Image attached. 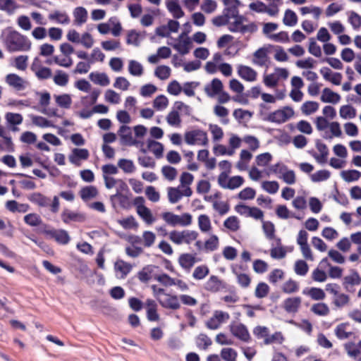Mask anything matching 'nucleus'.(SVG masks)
Wrapping results in <instances>:
<instances>
[{
	"label": "nucleus",
	"mask_w": 361,
	"mask_h": 361,
	"mask_svg": "<svg viewBox=\"0 0 361 361\" xmlns=\"http://www.w3.org/2000/svg\"><path fill=\"white\" fill-rule=\"evenodd\" d=\"M214 25L217 27L226 25L228 30L231 32L240 33L244 36L249 37L257 30V25L254 21L248 20L239 13L228 16L226 18H219Z\"/></svg>",
	"instance_id": "obj_1"
},
{
	"label": "nucleus",
	"mask_w": 361,
	"mask_h": 361,
	"mask_svg": "<svg viewBox=\"0 0 361 361\" xmlns=\"http://www.w3.org/2000/svg\"><path fill=\"white\" fill-rule=\"evenodd\" d=\"M1 36L9 52L29 51L31 49L32 42L28 37L15 30L6 29Z\"/></svg>",
	"instance_id": "obj_2"
},
{
	"label": "nucleus",
	"mask_w": 361,
	"mask_h": 361,
	"mask_svg": "<svg viewBox=\"0 0 361 361\" xmlns=\"http://www.w3.org/2000/svg\"><path fill=\"white\" fill-rule=\"evenodd\" d=\"M118 135L121 145L134 146L139 149L141 152L144 154L147 153L145 142L133 137L130 127L126 125L121 126L118 130Z\"/></svg>",
	"instance_id": "obj_3"
},
{
	"label": "nucleus",
	"mask_w": 361,
	"mask_h": 361,
	"mask_svg": "<svg viewBox=\"0 0 361 361\" xmlns=\"http://www.w3.org/2000/svg\"><path fill=\"white\" fill-rule=\"evenodd\" d=\"M197 237L198 233L192 230H174L169 233L170 240L176 245H190L196 240Z\"/></svg>",
	"instance_id": "obj_4"
},
{
	"label": "nucleus",
	"mask_w": 361,
	"mask_h": 361,
	"mask_svg": "<svg viewBox=\"0 0 361 361\" xmlns=\"http://www.w3.org/2000/svg\"><path fill=\"white\" fill-rule=\"evenodd\" d=\"M184 141L188 145L207 146L209 139L207 132L201 129H192L184 133Z\"/></svg>",
	"instance_id": "obj_5"
},
{
	"label": "nucleus",
	"mask_w": 361,
	"mask_h": 361,
	"mask_svg": "<svg viewBox=\"0 0 361 361\" xmlns=\"http://www.w3.org/2000/svg\"><path fill=\"white\" fill-rule=\"evenodd\" d=\"M294 116V110L290 106H283L273 112L264 115L263 120L277 124L286 122Z\"/></svg>",
	"instance_id": "obj_6"
},
{
	"label": "nucleus",
	"mask_w": 361,
	"mask_h": 361,
	"mask_svg": "<svg viewBox=\"0 0 361 361\" xmlns=\"http://www.w3.org/2000/svg\"><path fill=\"white\" fill-rule=\"evenodd\" d=\"M190 30L183 32L176 39H172L171 42H168V44L171 46L180 54L185 55L188 54L192 48V41L188 36Z\"/></svg>",
	"instance_id": "obj_7"
},
{
	"label": "nucleus",
	"mask_w": 361,
	"mask_h": 361,
	"mask_svg": "<svg viewBox=\"0 0 361 361\" xmlns=\"http://www.w3.org/2000/svg\"><path fill=\"white\" fill-rule=\"evenodd\" d=\"M161 216L168 225L173 227L188 226L192 224V215L188 213L177 215L170 212H163Z\"/></svg>",
	"instance_id": "obj_8"
},
{
	"label": "nucleus",
	"mask_w": 361,
	"mask_h": 361,
	"mask_svg": "<svg viewBox=\"0 0 361 361\" xmlns=\"http://www.w3.org/2000/svg\"><path fill=\"white\" fill-rule=\"evenodd\" d=\"M271 171L279 179L288 185H293L296 182V176L293 170L289 169L285 164L278 163L271 166Z\"/></svg>",
	"instance_id": "obj_9"
},
{
	"label": "nucleus",
	"mask_w": 361,
	"mask_h": 361,
	"mask_svg": "<svg viewBox=\"0 0 361 361\" xmlns=\"http://www.w3.org/2000/svg\"><path fill=\"white\" fill-rule=\"evenodd\" d=\"M289 76V71L285 68H275L272 73L264 75L263 82L270 88L276 87L279 81L286 80Z\"/></svg>",
	"instance_id": "obj_10"
},
{
	"label": "nucleus",
	"mask_w": 361,
	"mask_h": 361,
	"mask_svg": "<svg viewBox=\"0 0 361 361\" xmlns=\"http://www.w3.org/2000/svg\"><path fill=\"white\" fill-rule=\"evenodd\" d=\"M36 98L38 99L39 111L48 116H58L56 108H49L51 102V94L48 92H37Z\"/></svg>",
	"instance_id": "obj_11"
},
{
	"label": "nucleus",
	"mask_w": 361,
	"mask_h": 361,
	"mask_svg": "<svg viewBox=\"0 0 361 361\" xmlns=\"http://www.w3.org/2000/svg\"><path fill=\"white\" fill-rule=\"evenodd\" d=\"M218 183L224 189L235 190L244 183V178L240 176L230 177L227 173H221L218 176Z\"/></svg>",
	"instance_id": "obj_12"
},
{
	"label": "nucleus",
	"mask_w": 361,
	"mask_h": 361,
	"mask_svg": "<svg viewBox=\"0 0 361 361\" xmlns=\"http://www.w3.org/2000/svg\"><path fill=\"white\" fill-rule=\"evenodd\" d=\"M230 319L228 312L222 310H215L212 315L205 322V326L210 330L219 329L223 324L226 323Z\"/></svg>",
	"instance_id": "obj_13"
},
{
	"label": "nucleus",
	"mask_w": 361,
	"mask_h": 361,
	"mask_svg": "<svg viewBox=\"0 0 361 361\" xmlns=\"http://www.w3.org/2000/svg\"><path fill=\"white\" fill-rule=\"evenodd\" d=\"M222 1L225 8H224L221 15L217 16L212 19L213 24L220 21L219 18H226L228 16L239 13L238 7L240 3L238 0H223Z\"/></svg>",
	"instance_id": "obj_14"
},
{
	"label": "nucleus",
	"mask_w": 361,
	"mask_h": 361,
	"mask_svg": "<svg viewBox=\"0 0 361 361\" xmlns=\"http://www.w3.org/2000/svg\"><path fill=\"white\" fill-rule=\"evenodd\" d=\"M228 327L231 334L240 341L247 342L250 339L249 331L243 324L233 321Z\"/></svg>",
	"instance_id": "obj_15"
},
{
	"label": "nucleus",
	"mask_w": 361,
	"mask_h": 361,
	"mask_svg": "<svg viewBox=\"0 0 361 361\" xmlns=\"http://www.w3.org/2000/svg\"><path fill=\"white\" fill-rule=\"evenodd\" d=\"M5 82L13 89L17 91L25 90L29 83L28 82L16 73H8L5 76Z\"/></svg>",
	"instance_id": "obj_16"
},
{
	"label": "nucleus",
	"mask_w": 361,
	"mask_h": 361,
	"mask_svg": "<svg viewBox=\"0 0 361 361\" xmlns=\"http://www.w3.org/2000/svg\"><path fill=\"white\" fill-rule=\"evenodd\" d=\"M90 157V152L85 148H73L68 155L69 161L76 166H80L82 161H86Z\"/></svg>",
	"instance_id": "obj_17"
},
{
	"label": "nucleus",
	"mask_w": 361,
	"mask_h": 361,
	"mask_svg": "<svg viewBox=\"0 0 361 361\" xmlns=\"http://www.w3.org/2000/svg\"><path fill=\"white\" fill-rule=\"evenodd\" d=\"M115 275L117 279H124L133 269V265L123 259H117L114 264Z\"/></svg>",
	"instance_id": "obj_18"
},
{
	"label": "nucleus",
	"mask_w": 361,
	"mask_h": 361,
	"mask_svg": "<svg viewBox=\"0 0 361 361\" xmlns=\"http://www.w3.org/2000/svg\"><path fill=\"white\" fill-rule=\"evenodd\" d=\"M361 283V277L357 271H352L350 274L343 279V286L349 293L355 290V287Z\"/></svg>",
	"instance_id": "obj_19"
},
{
	"label": "nucleus",
	"mask_w": 361,
	"mask_h": 361,
	"mask_svg": "<svg viewBox=\"0 0 361 361\" xmlns=\"http://www.w3.org/2000/svg\"><path fill=\"white\" fill-rule=\"evenodd\" d=\"M225 288L222 280L215 275H212L203 285V288L210 293H217Z\"/></svg>",
	"instance_id": "obj_20"
},
{
	"label": "nucleus",
	"mask_w": 361,
	"mask_h": 361,
	"mask_svg": "<svg viewBox=\"0 0 361 361\" xmlns=\"http://www.w3.org/2000/svg\"><path fill=\"white\" fill-rule=\"evenodd\" d=\"M159 303L162 307L173 310H178L180 307L178 296L167 293L159 299Z\"/></svg>",
	"instance_id": "obj_21"
},
{
	"label": "nucleus",
	"mask_w": 361,
	"mask_h": 361,
	"mask_svg": "<svg viewBox=\"0 0 361 361\" xmlns=\"http://www.w3.org/2000/svg\"><path fill=\"white\" fill-rule=\"evenodd\" d=\"M193 180V175L188 172H183L180 176V185L178 186L183 189V194L185 197H190L192 194L190 185Z\"/></svg>",
	"instance_id": "obj_22"
},
{
	"label": "nucleus",
	"mask_w": 361,
	"mask_h": 361,
	"mask_svg": "<svg viewBox=\"0 0 361 361\" xmlns=\"http://www.w3.org/2000/svg\"><path fill=\"white\" fill-rule=\"evenodd\" d=\"M224 89L221 81L218 78H214L209 83L205 85L204 90L205 94L209 97H214L220 94Z\"/></svg>",
	"instance_id": "obj_23"
},
{
	"label": "nucleus",
	"mask_w": 361,
	"mask_h": 361,
	"mask_svg": "<svg viewBox=\"0 0 361 361\" xmlns=\"http://www.w3.org/2000/svg\"><path fill=\"white\" fill-rule=\"evenodd\" d=\"M48 18L50 21L60 25H68L71 22L68 14L60 10H54L50 12L48 14Z\"/></svg>",
	"instance_id": "obj_24"
},
{
	"label": "nucleus",
	"mask_w": 361,
	"mask_h": 361,
	"mask_svg": "<svg viewBox=\"0 0 361 361\" xmlns=\"http://www.w3.org/2000/svg\"><path fill=\"white\" fill-rule=\"evenodd\" d=\"M241 266L233 264L231 266V271L237 279V282L240 286L246 288L250 286L251 283L250 277L244 273L240 272Z\"/></svg>",
	"instance_id": "obj_25"
},
{
	"label": "nucleus",
	"mask_w": 361,
	"mask_h": 361,
	"mask_svg": "<svg viewBox=\"0 0 361 361\" xmlns=\"http://www.w3.org/2000/svg\"><path fill=\"white\" fill-rule=\"evenodd\" d=\"M238 75L247 82H255L257 78V73L252 68L245 66L239 65L237 68Z\"/></svg>",
	"instance_id": "obj_26"
},
{
	"label": "nucleus",
	"mask_w": 361,
	"mask_h": 361,
	"mask_svg": "<svg viewBox=\"0 0 361 361\" xmlns=\"http://www.w3.org/2000/svg\"><path fill=\"white\" fill-rule=\"evenodd\" d=\"M252 158V154L248 149H242L240 152L239 160L237 161L235 167L240 171H247Z\"/></svg>",
	"instance_id": "obj_27"
},
{
	"label": "nucleus",
	"mask_w": 361,
	"mask_h": 361,
	"mask_svg": "<svg viewBox=\"0 0 361 361\" xmlns=\"http://www.w3.org/2000/svg\"><path fill=\"white\" fill-rule=\"evenodd\" d=\"M335 334L338 339L343 340L350 338L353 334V328L349 322H343L338 324L334 329Z\"/></svg>",
	"instance_id": "obj_28"
},
{
	"label": "nucleus",
	"mask_w": 361,
	"mask_h": 361,
	"mask_svg": "<svg viewBox=\"0 0 361 361\" xmlns=\"http://www.w3.org/2000/svg\"><path fill=\"white\" fill-rule=\"evenodd\" d=\"M341 99V95L329 87H325L322 91L320 100L324 103L336 104L340 102Z\"/></svg>",
	"instance_id": "obj_29"
},
{
	"label": "nucleus",
	"mask_w": 361,
	"mask_h": 361,
	"mask_svg": "<svg viewBox=\"0 0 361 361\" xmlns=\"http://www.w3.org/2000/svg\"><path fill=\"white\" fill-rule=\"evenodd\" d=\"M268 61V49L267 48H259L253 54L252 63L254 65L262 67L266 66Z\"/></svg>",
	"instance_id": "obj_30"
},
{
	"label": "nucleus",
	"mask_w": 361,
	"mask_h": 361,
	"mask_svg": "<svg viewBox=\"0 0 361 361\" xmlns=\"http://www.w3.org/2000/svg\"><path fill=\"white\" fill-rule=\"evenodd\" d=\"M73 24L76 26H82L88 19V12L82 6H78L73 11Z\"/></svg>",
	"instance_id": "obj_31"
},
{
	"label": "nucleus",
	"mask_w": 361,
	"mask_h": 361,
	"mask_svg": "<svg viewBox=\"0 0 361 361\" xmlns=\"http://www.w3.org/2000/svg\"><path fill=\"white\" fill-rule=\"evenodd\" d=\"M29 57L27 55H19L9 59V65L20 71H25L28 66Z\"/></svg>",
	"instance_id": "obj_32"
},
{
	"label": "nucleus",
	"mask_w": 361,
	"mask_h": 361,
	"mask_svg": "<svg viewBox=\"0 0 361 361\" xmlns=\"http://www.w3.org/2000/svg\"><path fill=\"white\" fill-rule=\"evenodd\" d=\"M320 73L326 80L332 84L339 85L341 83L343 78L341 73L333 72L330 68L326 67L322 68Z\"/></svg>",
	"instance_id": "obj_33"
},
{
	"label": "nucleus",
	"mask_w": 361,
	"mask_h": 361,
	"mask_svg": "<svg viewBox=\"0 0 361 361\" xmlns=\"http://www.w3.org/2000/svg\"><path fill=\"white\" fill-rule=\"evenodd\" d=\"M47 233L58 243L61 245L68 244L71 240L68 232L63 229L51 230L47 231Z\"/></svg>",
	"instance_id": "obj_34"
},
{
	"label": "nucleus",
	"mask_w": 361,
	"mask_h": 361,
	"mask_svg": "<svg viewBox=\"0 0 361 361\" xmlns=\"http://www.w3.org/2000/svg\"><path fill=\"white\" fill-rule=\"evenodd\" d=\"M89 79L95 85L102 87L108 86L110 84V78L105 73L94 71L89 75Z\"/></svg>",
	"instance_id": "obj_35"
},
{
	"label": "nucleus",
	"mask_w": 361,
	"mask_h": 361,
	"mask_svg": "<svg viewBox=\"0 0 361 361\" xmlns=\"http://www.w3.org/2000/svg\"><path fill=\"white\" fill-rule=\"evenodd\" d=\"M207 235L209 236L204 242L203 250L204 252H214L218 250L220 245L219 236L212 233V232Z\"/></svg>",
	"instance_id": "obj_36"
},
{
	"label": "nucleus",
	"mask_w": 361,
	"mask_h": 361,
	"mask_svg": "<svg viewBox=\"0 0 361 361\" xmlns=\"http://www.w3.org/2000/svg\"><path fill=\"white\" fill-rule=\"evenodd\" d=\"M271 257L274 259H282L286 255V250L282 246L280 238H276L271 243Z\"/></svg>",
	"instance_id": "obj_37"
},
{
	"label": "nucleus",
	"mask_w": 361,
	"mask_h": 361,
	"mask_svg": "<svg viewBox=\"0 0 361 361\" xmlns=\"http://www.w3.org/2000/svg\"><path fill=\"white\" fill-rule=\"evenodd\" d=\"M197 226L201 233L204 234H210L212 232V221L207 214H200L197 217Z\"/></svg>",
	"instance_id": "obj_38"
},
{
	"label": "nucleus",
	"mask_w": 361,
	"mask_h": 361,
	"mask_svg": "<svg viewBox=\"0 0 361 361\" xmlns=\"http://www.w3.org/2000/svg\"><path fill=\"white\" fill-rule=\"evenodd\" d=\"M145 146L147 149V152L150 151L157 158H160L162 157L164 146L161 143L152 139H148L146 142H145Z\"/></svg>",
	"instance_id": "obj_39"
},
{
	"label": "nucleus",
	"mask_w": 361,
	"mask_h": 361,
	"mask_svg": "<svg viewBox=\"0 0 361 361\" xmlns=\"http://www.w3.org/2000/svg\"><path fill=\"white\" fill-rule=\"evenodd\" d=\"M147 317L149 321L157 322L159 319V315L157 313V305L152 299L146 300Z\"/></svg>",
	"instance_id": "obj_40"
},
{
	"label": "nucleus",
	"mask_w": 361,
	"mask_h": 361,
	"mask_svg": "<svg viewBox=\"0 0 361 361\" xmlns=\"http://www.w3.org/2000/svg\"><path fill=\"white\" fill-rule=\"evenodd\" d=\"M166 6L168 11L175 18H180L184 16L178 0H166Z\"/></svg>",
	"instance_id": "obj_41"
},
{
	"label": "nucleus",
	"mask_w": 361,
	"mask_h": 361,
	"mask_svg": "<svg viewBox=\"0 0 361 361\" xmlns=\"http://www.w3.org/2000/svg\"><path fill=\"white\" fill-rule=\"evenodd\" d=\"M195 262V257L192 254L184 253L178 257L179 265L185 271H190Z\"/></svg>",
	"instance_id": "obj_42"
},
{
	"label": "nucleus",
	"mask_w": 361,
	"mask_h": 361,
	"mask_svg": "<svg viewBox=\"0 0 361 361\" xmlns=\"http://www.w3.org/2000/svg\"><path fill=\"white\" fill-rule=\"evenodd\" d=\"M317 149L319 152V154L314 153L313 154L314 158L316 161L319 164H324L327 160V157L329 154V149L326 145L322 142H317L316 144Z\"/></svg>",
	"instance_id": "obj_43"
},
{
	"label": "nucleus",
	"mask_w": 361,
	"mask_h": 361,
	"mask_svg": "<svg viewBox=\"0 0 361 361\" xmlns=\"http://www.w3.org/2000/svg\"><path fill=\"white\" fill-rule=\"evenodd\" d=\"M301 304V298L299 297L289 298L284 300L283 308L287 312H296Z\"/></svg>",
	"instance_id": "obj_44"
},
{
	"label": "nucleus",
	"mask_w": 361,
	"mask_h": 361,
	"mask_svg": "<svg viewBox=\"0 0 361 361\" xmlns=\"http://www.w3.org/2000/svg\"><path fill=\"white\" fill-rule=\"evenodd\" d=\"M98 194L97 188L93 185L85 186L80 191V197L85 202L95 198Z\"/></svg>",
	"instance_id": "obj_45"
},
{
	"label": "nucleus",
	"mask_w": 361,
	"mask_h": 361,
	"mask_svg": "<svg viewBox=\"0 0 361 361\" xmlns=\"http://www.w3.org/2000/svg\"><path fill=\"white\" fill-rule=\"evenodd\" d=\"M128 70L129 73L134 77H141L144 73L143 66L135 60L128 61Z\"/></svg>",
	"instance_id": "obj_46"
},
{
	"label": "nucleus",
	"mask_w": 361,
	"mask_h": 361,
	"mask_svg": "<svg viewBox=\"0 0 361 361\" xmlns=\"http://www.w3.org/2000/svg\"><path fill=\"white\" fill-rule=\"evenodd\" d=\"M100 90L94 89L90 92V94L80 98V103L84 106H92L97 102Z\"/></svg>",
	"instance_id": "obj_47"
},
{
	"label": "nucleus",
	"mask_w": 361,
	"mask_h": 361,
	"mask_svg": "<svg viewBox=\"0 0 361 361\" xmlns=\"http://www.w3.org/2000/svg\"><path fill=\"white\" fill-rule=\"evenodd\" d=\"M28 200L39 207H47L50 204V199L39 192H34L30 195Z\"/></svg>",
	"instance_id": "obj_48"
},
{
	"label": "nucleus",
	"mask_w": 361,
	"mask_h": 361,
	"mask_svg": "<svg viewBox=\"0 0 361 361\" xmlns=\"http://www.w3.org/2000/svg\"><path fill=\"white\" fill-rule=\"evenodd\" d=\"M6 207L11 212L25 213L29 209L28 204L18 203L15 200L7 201L6 203Z\"/></svg>",
	"instance_id": "obj_49"
},
{
	"label": "nucleus",
	"mask_w": 361,
	"mask_h": 361,
	"mask_svg": "<svg viewBox=\"0 0 361 361\" xmlns=\"http://www.w3.org/2000/svg\"><path fill=\"white\" fill-rule=\"evenodd\" d=\"M56 104L61 108L68 109L72 104L71 96L68 94L54 95Z\"/></svg>",
	"instance_id": "obj_50"
},
{
	"label": "nucleus",
	"mask_w": 361,
	"mask_h": 361,
	"mask_svg": "<svg viewBox=\"0 0 361 361\" xmlns=\"http://www.w3.org/2000/svg\"><path fill=\"white\" fill-rule=\"evenodd\" d=\"M54 82L60 87H65L69 82V75L62 70H56L53 77Z\"/></svg>",
	"instance_id": "obj_51"
},
{
	"label": "nucleus",
	"mask_w": 361,
	"mask_h": 361,
	"mask_svg": "<svg viewBox=\"0 0 361 361\" xmlns=\"http://www.w3.org/2000/svg\"><path fill=\"white\" fill-rule=\"evenodd\" d=\"M167 123L172 127L179 128L181 125V118L177 110H171L166 116Z\"/></svg>",
	"instance_id": "obj_52"
},
{
	"label": "nucleus",
	"mask_w": 361,
	"mask_h": 361,
	"mask_svg": "<svg viewBox=\"0 0 361 361\" xmlns=\"http://www.w3.org/2000/svg\"><path fill=\"white\" fill-rule=\"evenodd\" d=\"M243 142L247 145L248 150L252 152H256L260 147V142L259 139L253 135H246L243 137Z\"/></svg>",
	"instance_id": "obj_53"
},
{
	"label": "nucleus",
	"mask_w": 361,
	"mask_h": 361,
	"mask_svg": "<svg viewBox=\"0 0 361 361\" xmlns=\"http://www.w3.org/2000/svg\"><path fill=\"white\" fill-rule=\"evenodd\" d=\"M345 350L350 357L361 361L360 348L358 343L357 344L352 342L346 343L345 345Z\"/></svg>",
	"instance_id": "obj_54"
},
{
	"label": "nucleus",
	"mask_w": 361,
	"mask_h": 361,
	"mask_svg": "<svg viewBox=\"0 0 361 361\" xmlns=\"http://www.w3.org/2000/svg\"><path fill=\"white\" fill-rule=\"evenodd\" d=\"M169 200L171 203L178 202L183 197H185L183 194V189L177 188H169L168 190Z\"/></svg>",
	"instance_id": "obj_55"
},
{
	"label": "nucleus",
	"mask_w": 361,
	"mask_h": 361,
	"mask_svg": "<svg viewBox=\"0 0 361 361\" xmlns=\"http://www.w3.org/2000/svg\"><path fill=\"white\" fill-rule=\"evenodd\" d=\"M137 214L147 225H152L156 221V218L154 216L152 211L147 207L139 209Z\"/></svg>",
	"instance_id": "obj_56"
},
{
	"label": "nucleus",
	"mask_w": 361,
	"mask_h": 361,
	"mask_svg": "<svg viewBox=\"0 0 361 361\" xmlns=\"http://www.w3.org/2000/svg\"><path fill=\"white\" fill-rule=\"evenodd\" d=\"M118 166L126 173H133L136 171L133 161L128 159H119Z\"/></svg>",
	"instance_id": "obj_57"
},
{
	"label": "nucleus",
	"mask_w": 361,
	"mask_h": 361,
	"mask_svg": "<svg viewBox=\"0 0 361 361\" xmlns=\"http://www.w3.org/2000/svg\"><path fill=\"white\" fill-rule=\"evenodd\" d=\"M145 37V32H137L135 30L129 31L127 36V43L138 46L142 39Z\"/></svg>",
	"instance_id": "obj_58"
},
{
	"label": "nucleus",
	"mask_w": 361,
	"mask_h": 361,
	"mask_svg": "<svg viewBox=\"0 0 361 361\" xmlns=\"http://www.w3.org/2000/svg\"><path fill=\"white\" fill-rule=\"evenodd\" d=\"M339 115L343 119H353L356 116V109L350 105H343L340 107Z\"/></svg>",
	"instance_id": "obj_59"
},
{
	"label": "nucleus",
	"mask_w": 361,
	"mask_h": 361,
	"mask_svg": "<svg viewBox=\"0 0 361 361\" xmlns=\"http://www.w3.org/2000/svg\"><path fill=\"white\" fill-rule=\"evenodd\" d=\"M341 178L346 182H353L359 180L361 177V173L355 169L345 170L341 173Z\"/></svg>",
	"instance_id": "obj_60"
},
{
	"label": "nucleus",
	"mask_w": 361,
	"mask_h": 361,
	"mask_svg": "<svg viewBox=\"0 0 361 361\" xmlns=\"http://www.w3.org/2000/svg\"><path fill=\"white\" fill-rule=\"evenodd\" d=\"M348 21L355 30H359L361 27V16L353 11H348Z\"/></svg>",
	"instance_id": "obj_61"
},
{
	"label": "nucleus",
	"mask_w": 361,
	"mask_h": 361,
	"mask_svg": "<svg viewBox=\"0 0 361 361\" xmlns=\"http://www.w3.org/2000/svg\"><path fill=\"white\" fill-rule=\"evenodd\" d=\"M171 69L165 65L158 66L154 70V75L161 80H166L171 76Z\"/></svg>",
	"instance_id": "obj_62"
},
{
	"label": "nucleus",
	"mask_w": 361,
	"mask_h": 361,
	"mask_svg": "<svg viewBox=\"0 0 361 361\" xmlns=\"http://www.w3.org/2000/svg\"><path fill=\"white\" fill-rule=\"evenodd\" d=\"M283 23L286 26H295L298 23V16L296 13L290 9H286L284 13Z\"/></svg>",
	"instance_id": "obj_63"
},
{
	"label": "nucleus",
	"mask_w": 361,
	"mask_h": 361,
	"mask_svg": "<svg viewBox=\"0 0 361 361\" xmlns=\"http://www.w3.org/2000/svg\"><path fill=\"white\" fill-rule=\"evenodd\" d=\"M209 274L207 265L202 264L196 267L192 272V278L195 280H202Z\"/></svg>",
	"instance_id": "obj_64"
}]
</instances>
